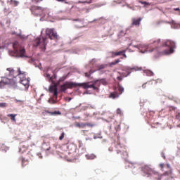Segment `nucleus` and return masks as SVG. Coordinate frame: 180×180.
Returning a JSON list of instances; mask_svg holds the SVG:
<instances>
[{
    "label": "nucleus",
    "mask_w": 180,
    "mask_h": 180,
    "mask_svg": "<svg viewBox=\"0 0 180 180\" xmlns=\"http://www.w3.org/2000/svg\"><path fill=\"white\" fill-rule=\"evenodd\" d=\"M141 172L144 174L145 176H147L148 178L153 176L155 179L158 180L168 179L169 176H172V170L171 169L160 175L158 172L154 171V169L148 165L143 166L141 167Z\"/></svg>",
    "instance_id": "1"
},
{
    "label": "nucleus",
    "mask_w": 180,
    "mask_h": 180,
    "mask_svg": "<svg viewBox=\"0 0 180 180\" xmlns=\"http://www.w3.org/2000/svg\"><path fill=\"white\" fill-rule=\"evenodd\" d=\"M13 51H9L8 53L11 57H16L17 58H23V57L27 58L26 56V49L25 47L18 41L13 43Z\"/></svg>",
    "instance_id": "2"
},
{
    "label": "nucleus",
    "mask_w": 180,
    "mask_h": 180,
    "mask_svg": "<svg viewBox=\"0 0 180 180\" xmlns=\"http://www.w3.org/2000/svg\"><path fill=\"white\" fill-rule=\"evenodd\" d=\"M46 40H47L46 37H43L42 39L40 37L36 38L33 42L34 47H39L41 50H46Z\"/></svg>",
    "instance_id": "3"
},
{
    "label": "nucleus",
    "mask_w": 180,
    "mask_h": 180,
    "mask_svg": "<svg viewBox=\"0 0 180 180\" xmlns=\"http://www.w3.org/2000/svg\"><path fill=\"white\" fill-rule=\"evenodd\" d=\"M30 11L34 16H43L44 15V9L41 6H32Z\"/></svg>",
    "instance_id": "4"
},
{
    "label": "nucleus",
    "mask_w": 180,
    "mask_h": 180,
    "mask_svg": "<svg viewBox=\"0 0 180 180\" xmlns=\"http://www.w3.org/2000/svg\"><path fill=\"white\" fill-rule=\"evenodd\" d=\"M46 34L49 37L51 40H59L60 37L57 34V32H55L54 29L48 28L46 30Z\"/></svg>",
    "instance_id": "5"
},
{
    "label": "nucleus",
    "mask_w": 180,
    "mask_h": 180,
    "mask_svg": "<svg viewBox=\"0 0 180 180\" xmlns=\"http://www.w3.org/2000/svg\"><path fill=\"white\" fill-rule=\"evenodd\" d=\"M18 75H20V84H22V85H24V86H25L26 88H28L29 79H27L26 77H22H22L26 75V72L21 71L20 68H18Z\"/></svg>",
    "instance_id": "6"
},
{
    "label": "nucleus",
    "mask_w": 180,
    "mask_h": 180,
    "mask_svg": "<svg viewBox=\"0 0 180 180\" xmlns=\"http://www.w3.org/2000/svg\"><path fill=\"white\" fill-rule=\"evenodd\" d=\"M75 127H78V129H85L86 127H95V123L93 122H75Z\"/></svg>",
    "instance_id": "7"
},
{
    "label": "nucleus",
    "mask_w": 180,
    "mask_h": 180,
    "mask_svg": "<svg viewBox=\"0 0 180 180\" xmlns=\"http://www.w3.org/2000/svg\"><path fill=\"white\" fill-rule=\"evenodd\" d=\"M98 82H99V80H96L92 84H89V82L80 83L79 86H82L84 89H88L89 88H92L94 91H96L98 89V87H96V85H98Z\"/></svg>",
    "instance_id": "8"
},
{
    "label": "nucleus",
    "mask_w": 180,
    "mask_h": 180,
    "mask_svg": "<svg viewBox=\"0 0 180 180\" xmlns=\"http://www.w3.org/2000/svg\"><path fill=\"white\" fill-rule=\"evenodd\" d=\"M165 46L169 48V49L166 52L167 54H172V53H174V49H175V42L167 40L165 43Z\"/></svg>",
    "instance_id": "9"
},
{
    "label": "nucleus",
    "mask_w": 180,
    "mask_h": 180,
    "mask_svg": "<svg viewBox=\"0 0 180 180\" xmlns=\"http://www.w3.org/2000/svg\"><path fill=\"white\" fill-rule=\"evenodd\" d=\"M118 92L119 93H111L110 95V98H112V99H115V98H119V95H122L123 92H124V88H123L122 86H118Z\"/></svg>",
    "instance_id": "10"
},
{
    "label": "nucleus",
    "mask_w": 180,
    "mask_h": 180,
    "mask_svg": "<svg viewBox=\"0 0 180 180\" xmlns=\"http://www.w3.org/2000/svg\"><path fill=\"white\" fill-rule=\"evenodd\" d=\"M49 92H51V94H53V98L55 99H57V95L58 94V89H57V84H53V85L50 86Z\"/></svg>",
    "instance_id": "11"
},
{
    "label": "nucleus",
    "mask_w": 180,
    "mask_h": 180,
    "mask_svg": "<svg viewBox=\"0 0 180 180\" xmlns=\"http://www.w3.org/2000/svg\"><path fill=\"white\" fill-rule=\"evenodd\" d=\"M66 88L68 89H72V88H77V86H80V83H75V82H65Z\"/></svg>",
    "instance_id": "12"
},
{
    "label": "nucleus",
    "mask_w": 180,
    "mask_h": 180,
    "mask_svg": "<svg viewBox=\"0 0 180 180\" xmlns=\"http://www.w3.org/2000/svg\"><path fill=\"white\" fill-rule=\"evenodd\" d=\"M134 47L139 49V51H141V53H146V51H148V49L147 48V46H145L143 44L134 45Z\"/></svg>",
    "instance_id": "13"
},
{
    "label": "nucleus",
    "mask_w": 180,
    "mask_h": 180,
    "mask_svg": "<svg viewBox=\"0 0 180 180\" xmlns=\"http://www.w3.org/2000/svg\"><path fill=\"white\" fill-rule=\"evenodd\" d=\"M120 153V154H122V155L124 158L129 157V153H127V150H126V148H122L121 150H117V154H119Z\"/></svg>",
    "instance_id": "14"
},
{
    "label": "nucleus",
    "mask_w": 180,
    "mask_h": 180,
    "mask_svg": "<svg viewBox=\"0 0 180 180\" xmlns=\"http://www.w3.org/2000/svg\"><path fill=\"white\" fill-rule=\"evenodd\" d=\"M110 53L111 54L112 58H115V57H117L118 56H122V54H123V53H126V50L120 51L118 52L111 51Z\"/></svg>",
    "instance_id": "15"
},
{
    "label": "nucleus",
    "mask_w": 180,
    "mask_h": 180,
    "mask_svg": "<svg viewBox=\"0 0 180 180\" xmlns=\"http://www.w3.org/2000/svg\"><path fill=\"white\" fill-rule=\"evenodd\" d=\"M28 148H29V145L22 143L19 148V152L23 154V153H25Z\"/></svg>",
    "instance_id": "16"
},
{
    "label": "nucleus",
    "mask_w": 180,
    "mask_h": 180,
    "mask_svg": "<svg viewBox=\"0 0 180 180\" xmlns=\"http://www.w3.org/2000/svg\"><path fill=\"white\" fill-rule=\"evenodd\" d=\"M97 62H98V60L96 58H93L91 60H89V65H91V68H95L98 65L96 64Z\"/></svg>",
    "instance_id": "17"
},
{
    "label": "nucleus",
    "mask_w": 180,
    "mask_h": 180,
    "mask_svg": "<svg viewBox=\"0 0 180 180\" xmlns=\"http://www.w3.org/2000/svg\"><path fill=\"white\" fill-rule=\"evenodd\" d=\"M20 161L22 162V167H26V165H29V159L21 157L20 158Z\"/></svg>",
    "instance_id": "18"
},
{
    "label": "nucleus",
    "mask_w": 180,
    "mask_h": 180,
    "mask_svg": "<svg viewBox=\"0 0 180 180\" xmlns=\"http://www.w3.org/2000/svg\"><path fill=\"white\" fill-rule=\"evenodd\" d=\"M143 18H139L138 19L134 18L132 19V25L134 26H140V22H141Z\"/></svg>",
    "instance_id": "19"
},
{
    "label": "nucleus",
    "mask_w": 180,
    "mask_h": 180,
    "mask_svg": "<svg viewBox=\"0 0 180 180\" xmlns=\"http://www.w3.org/2000/svg\"><path fill=\"white\" fill-rule=\"evenodd\" d=\"M45 112L48 113L51 116H58V115H61V112H60V111L50 112L46 110H45Z\"/></svg>",
    "instance_id": "20"
},
{
    "label": "nucleus",
    "mask_w": 180,
    "mask_h": 180,
    "mask_svg": "<svg viewBox=\"0 0 180 180\" xmlns=\"http://www.w3.org/2000/svg\"><path fill=\"white\" fill-rule=\"evenodd\" d=\"M67 148L69 151V153H74V151H75V145L72 144V143H70L68 145Z\"/></svg>",
    "instance_id": "21"
},
{
    "label": "nucleus",
    "mask_w": 180,
    "mask_h": 180,
    "mask_svg": "<svg viewBox=\"0 0 180 180\" xmlns=\"http://www.w3.org/2000/svg\"><path fill=\"white\" fill-rule=\"evenodd\" d=\"M106 67H108V65H97L96 71H101V70H103Z\"/></svg>",
    "instance_id": "22"
},
{
    "label": "nucleus",
    "mask_w": 180,
    "mask_h": 180,
    "mask_svg": "<svg viewBox=\"0 0 180 180\" xmlns=\"http://www.w3.org/2000/svg\"><path fill=\"white\" fill-rule=\"evenodd\" d=\"M8 117H11V120L12 122H16V116H18V114H8L7 115Z\"/></svg>",
    "instance_id": "23"
},
{
    "label": "nucleus",
    "mask_w": 180,
    "mask_h": 180,
    "mask_svg": "<svg viewBox=\"0 0 180 180\" xmlns=\"http://www.w3.org/2000/svg\"><path fill=\"white\" fill-rule=\"evenodd\" d=\"M97 81H98L97 85H99L100 84H102L103 85H108V82L105 79H98Z\"/></svg>",
    "instance_id": "24"
},
{
    "label": "nucleus",
    "mask_w": 180,
    "mask_h": 180,
    "mask_svg": "<svg viewBox=\"0 0 180 180\" xmlns=\"http://www.w3.org/2000/svg\"><path fill=\"white\" fill-rule=\"evenodd\" d=\"M7 71H8L9 75H11V77H15V70H13V68H7Z\"/></svg>",
    "instance_id": "25"
},
{
    "label": "nucleus",
    "mask_w": 180,
    "mask_h": 180,
    "mask_svg": "<svg viewBox=\"0 0 180 180\" xmlns=\"http://www.w3.org/2000/svg\"><path fill=\"white\" fill-rule=\"evenodd\" d=\"M68 88H67V85L65 84H63L61 86H60V91H62L63 92L67 91Z\"/></svg>",
    "instance_id": "26"
},
{
    "label": "nucleus",
    "mask_w": 180,
    "mask_h": 180,
    "mask_svg": "<svg viewBox=\"0 0 180 180\" xmlns=\"http://www.w3.org/2000/svg\"><path fill=\"white\" fill-rule=\"evenodd\" d=\"M120 63V59H117L114 62H112L110 65H116V64H119Z\"/></svg>",
    "instance_id": "27"
},
{
    "label": "nucleus",
    "mask_w": 180,
    "mask_h": 180,
    "mask_svg": "<svg viewBox=\"0 0 180 180\" xmlns=\"http://www.w3.org/2000/svg\"><path fill=\"white\" fill-rule=\"evenodd\" d=\"M10 4H11V5H13V6H18L19 2L16 1L11 0L10 1Z\"/></svg>",
    "instance_id": "28"
},
{
    "label": "nucleus",
    "mask_w": 180,
    "mask_h": 180,
    "mask_svg": "<svg viewBox=\"0 0 180 180\" xmlns=\"http://www.w3.org/2000/svg\"><path fill=\"white\" fill-rule=\"evenodd\" d=\"M146 75L148 77H153V75H154V72H153L151 70H146Z\"/></svg>",
    "instance_id": "29"
},
{
    "label": "nucleus",
    "mask_w": 180,
    "mask_h": 180,
    "mask_svg": "<svg viewBox=\"0 0 180 180\" xmlns=\"http://www.w3.org/2000/svg\"><path fill=\"white\" fill-rule=\"evenodd\" d=\"M45 77H46V78H49L51 82H53V77H51V75H50V74L46 73Z\"/></svg>",
    "instance_id": "30"
},
{
    "label": "nucleus",
    "mask_w": 180,
    "mask_h": 180,
    "mask_svg": "<svg viewBox=\"0 0 180 180\" xmlns=\"http://www.w3.org/2000/svg\"><path fill=\"white\" fill-rule=\"evenodd\" d=\"M126 34V32L124 31H120L118 34V37H123Z\"/></svg>",
    "instance_id": "31"
},
{
    "label": "nucleus",
    "mask_w": 180,
    "mask_h": 180,
    "mask_svg": "<svg viewBox=\"0 0 180 180\" xmlns=\"http://www.w3.org/2000/svg\"><path fill=\"white\" fill-rule=\"evenodd\" d=\"M151 84H153V82H146V83H145V84H143L142 85V88L144 89H146V87L147 86V85H151Z\"/></svg>",
    "instance_id": "32"
},
{
    "label": "nucleus",
    "mask_w": 180,
    "mask_h": 180,
    "mask_svg": "<svg viewBox=\"0 0 180 180\" xmlns=\"http://www.w3.org/2000/svg\"><path fill=\"white\" fill-rule=\"evenodd\" d=\"M0 108H8V103H0Z\"/></svg>",
    "instance_id": "33"
},
{
    "label": "nucleus",
    "mask_w": 180,
    "mask_h": 180,
    "mask_svg": "<svg viewBox=\"0 0 180 180\" xmlns=\"http://www.w3.org/2000/svg\"><path fill=\"white\" fill-rule=\"evenodd\" d=\"M117 115H120V116H123V112H122V110L120 108L117 109Z\"/></svg>",
    "instance_id": "34"
},
{
    "label": "nucleus",
    "mask_w": 180,
    "mask_h": 180,
    "mask_svg": "<svg viewBox=\"0 0 180 180\" xmlns=\"http://www.w3.org/2000/svg\"><path fill=\"white\" fill-rule=\"evenodd\" d=\"M49 103H51L52 105H53L54 103H56V100H54L53 98H51L49 100Z\"/></svg>",
    "instance_id": "35"
},
{
    "label": "nucleus",
    "mask_w": 180,
    "mask_h": 180,
    "mask_svg": "<svg viewBox=\"0 0 180 180\" xmlns=\"http://www.w3.org/2000/svg\"><path fill=\"white\" fill-rule=\"evenodd\" d=\"M6 85V82H5L4 80L0 82V88H4Z\"/></svg>",
    "instance_id": "36"
},
{
    "label": "nucleus",
    "mask_w": 180,
    "mask_h": 180,
    "mask_svg": "<svg viewBox=\"0 0 180 180\" xmlns=\"http://www.w3.org/2000/svg\"><path fill=\"white\" fill-rule=\"evenodd\" d=\"M161 41V39H157L156 41H153V44L155 46H158V44H160V42Z\"/></svg>",
    "instance_id": "37"
},
{
    "label": "nucleus",
    "mask_w": 180,
    "mask_h": 180,
    "mask_svg": "<svg viewBox=\"0 0 180 180\" xmlns=\"http://www.w3.org/2000/svg\"><path fill=\"white\" fill-rule=\"evenodd\" d=\"M175 117L177 120H180V112H176Z\"/></svg>",
    "instance_id": "38"
},
{
    "label": "nucleus",
    "mask_w": 180,
    "mask_h": 180,
    "mask_svg": "<svg viewBox=\"0 0 180 180\" xmlns=\"http://www.w3.org/2000/svg\"><path fill=\"white\" fill-rule=\"evenodd\" d=\"M65 136V133L63 132L60 136L59 137V140H63Z\"/></svg>",
    "instance_id": "39"
},
{
    "label": "nucleus",
    "mask_w": 180,
    "mask_h": 180,
    "mask_svg": "<svg viewBox=\"0 0 180 180\" xmlns=\"http://www.w3.org/2000/svg\"><path fill=\"white\" fill-rule=\"evenodd\" d=\"M140 4H141L142 5H148V6H150V3H148L147 1H140Z\"/></svg>",
    "instance_id": "40"
},
{
    "label": "nucleus",
    "mask_w": 180,
    "mask_h": 180,
    "mask_svg": "<svg viewBox=\"0 0 180 180\" xmlns=\"http://www.w3.org/2000/svg\"><path fill=\"white\" fill-rule=\"evenodd\" d=\"M155 84H161V82H162V80H161V79H158L156 80H155Z\"/></svg>",
    "instance_id": "41"
},
{
    "label": "nucleus",
    "mask_w": 180,
    "mask_h": 180,
    "mask_svg": "<svg viewBox=\"0 0 180 180\" xmlns=\"http://www.w3.org/2000/svg\"><path fill=\"white\" fill-rule=\"evenodd\" d=\"M15 102L16 103H18V102H19L20 103H23V100L15 99Z\"/></svg>",
    "instance_id": "42"
},
{
    "label": "nucleus",
    "mask_w": 180,
    "mask_h": 180,
    "mask_svg": "<svg viewBox=\"0 0 180 180\" xmlns=\"http://www.w3.org/2000/svg\"><path fill=\"white\" fill-rule=\"evenodd\" d=\"M84 75H85V77H86V78H89V77H91V75L89 74V72H85Z\"/></svg>",
    "instance_id": "43"
},
{
    "label": "nucleus",
    "mask_w": 180,
    "mask_h": 180,
    "mask_svg": "<svg viewBox=\"0 0 180 180\" xmlns=\"http://www.w3.org/2000/svg\"><path fill=\"white\" fill-rule=\"evenodd\" d=\"M41 1L43 0H32V1L34 2V4H38V2H41Z\"/></svg>",
    "instance_id": "44"
},
{
    "label": "nucleus",
    "mask_w": 180,
    "mask_h": 180,
    "mask_svg": "<svg viewBox=\"0 0 180 180\" xmlns=\"http://www.w3.org/2000/svg\"><path fill=\"white\" fill-rule=\"evenodd\" d=\"M132 70H135V71H141L142 68H132Z\"/></svg>",
    "instance_id": "45"
},
{
    "label": "nucleus",
    "mask_w": 180,
    "mask_h": 180,
    "mask_svg": "<svg viewBox=\"0 0 180 180\" xmlns=\"http://www.w3.org/2000/svg\"><path fill=\"white\" fill-rule=\"evenodd\" d=\"M95 71L96 70H93L92 68L89 71V73L90 74V75H92V74H94V72H95Z\"/></svg>",
    "instance_id": "46"
},
{
    "label": "nucleus",
    "mask_w": 180,
    "mask_h": 180,
    "mask_svg": "<svg viewBox=\"0 0 180 180\" xmlns=\"http://www.w3.org/2000/svg\"><path fill=\"white\" fill-rule=\"evenodd\" d=\"M159 167H160V168H161V169H164V163H160L159 165Z\"/></svg>",
    "instance_id": "47"
},
{
    "label": "nucleus",
    "mask_w": 180,
    "mask_h": 180,
    "mask_svg": "<svg viewBox=\"0 0 180 180\" xmlns=\"http://www.w3.org/2000/svg\"><path fill=\"white\" fill-rule=\"evenodd\" d=\"M58 2H65V4H67V1H65V0H56Z\"/></svg>",
    "instance_id": "48"
},
{
    "label": "nucleus",
    "mask_w": 180,
    "mask_h": 180,
    "mask_svg": "<svg viewBox=\"0 0 180 180\" xmlns=\"http://www.w3.org/2000/svg\"><path fill=\"white\" fill-rule=\"evenodd\" d=\"M37 155L39 158H43V155H41V153H38Z\"/></svg>",
    "instance_id": "49"
},
{
    "label": "nucleus",
    "mask_w": 180,
    "mask_h": 180,
    "mask_svg": "<svg viewBox=\"0 0 180 180\" xmlns=\"http://www.w3.org/2000/svg\"><path fill=\"white\" fill-rule=\"evenodd\" d=\"M122 56H123V57H124V58H127V56H126L125 53H123V54H122Z\"/></svg>",
    "instance_id": "50"
},
{
    "label": "nucleus",
    "mask_w": 180,
    "mask_h": 180,
    "mask_svg": "<svg viewBox=\"0 0 180 180\" xmlns=\"http://www.w3.org/2000/svg\"><path fill=\"white\" fill-rule=\"evenodd\" d=\"M82 131V133L84 134H85V133H86V131H88V130H83V131Z\"/></svg>",
    "instance_id": "51"
},
{
    "label": "nucleus",
    "mask_w": 180,
    "mask_h": 180,
    "mask_svg": "<svg viewBox=\"0 0 180 180\" xmlns=\"http://www.w3.org/2000/svg\"><path fill=\"white\" fill-rule=\"evenodd\" d=\"M162 158H164L165 160V155H164L163 153H162Z\"/></svg>",
    "instance_id": "52"
},
{
    "label": "nucleus",
    "mask_w": 180,
    "mask_h": 180,
    "mask_svg": "<svg viewBox=\"0 0 180 180\" xmlns=\"http://www.w3.org/2000/svg\"><path fill=\"white\" fill-rule=\"evenodd\" d=\"M117 79H119V81H122V77H118Z\"/></svg>",
    "instance_id": "53"
},
{
    "label": "nucleus",
    "mask_w": 180,
    "mask_h": 180,
    "mask_svg": "<svg viewBox=\"0 0 180 180\" xmlns=\"http://www.w3.org/2000/svg\"><path fill=\"white\" fill-rule=\"evenodd\" d=\"M167 168H171V165H169V164H167Z\"/></svg>",
    "instance_id": "54"
},
{
    "label": "nucleus",
    "mask_w": 180,
    "mask_h": 180,
    "mask_svg": "<svg viewBox=\"0 0 180 180\" xmlns=\"http://www.w3.org/2000/svg\"><path fill=\"white\" fill-rule=\"evenodd\" d=\"M174 11H179V8H174Z\"/></svg>",
    "instance_id": "55"
},
{
    "label": "nucleus",
    "mask_w": 180,
    "mask_h": 180,
    "mask_svg": "<svg viewBox=\"0 0 180 180\" xmlns=\"http://www.w3.org/2000/svg\"><path fill=\"white\" fill-rule=\"evenodd\" d=\"M50 148H51V147L49 146V147L46 149V150L49 151V150H50Z\"/></svg>",
    "instance_id": "56"
},
{
    "label": "nucleus",
    "mask_w": 180,
    "mask_h": 180,
    "mask_svg": "<svg viewBox=\"0 0 180 180\" xmlns=\"http://www.w3.org/2000/svg\"><path fill=\"white\" fill-rule=\"evenodd\" d=\"M130 75V72H128V75Z\"/></svg>",
    "instance_id": "57"
},
{
    "label": "nucleus",
    "mask_w": 180,
    "mask_h": 180,
    "mask_svg": "<svg viewBox=\"0 0 180 180\" xmlns=\"http://www.w3.org/2000/svg\"><path fill=\"white\" fill-rule=\"evenodd\" d=\"M94 139H96V136H94Z\"/></svg>",
    "instance_id": "58"
},
{
    "label": "nucleus",
    "mask_w": 180,
    "mask_h": 180,
    "mask_svg": "<svg viewBox=\"0 0 180 180\" xmlns=\"http://www.w3.org/2000/svg\"><path fill=\"white\" fill-rule=\"evenodd\" d=\"M122 59H123V57H121Z\"/></svg>",
    "instance_id": "59"
},
{
    "label": "nucleus",
    "mask_w": 180,
    "mask_h": 180,
    "mask_svg": "<svg viewBox=\"0 0 180 180\" xmlns=\"http://www.w3.org/2000/svg\"><path fill=\"white\" fill-rule=\"evenodd\" d=\"M129 70H131V69H128Z\"/></svg>",
    "instance_id": "60"
}]
</instances>
